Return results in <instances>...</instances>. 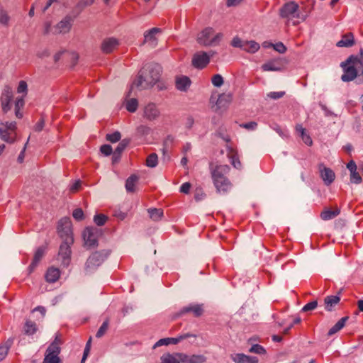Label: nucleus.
<instances>
[{"instance_id": "obj_31", "label": "nucleus", "mask_w": 363, "mask_h": 363, "mask_svg": "<svg viewBox=\"0 0 363 363\" xmlns=\"http://www.w3.org/2000/svg\"><path fill=\"white\" fill-rule=\"evenodd\" d=\"M183 363H204L206 358L203 355L193 354L187 355L182 353Z\"/></svg>"}, {"instance_id": "obj_6", "label": "nucleus", "mask_w": 363, "mask_h": 363, "mask_svg": "<svg viewBox=\"0 0 363 363\" xmlns=\"http://www.w3.org/2000/svg\"><path fill=\"white\" fill-rule=\"evenodd\" d=\"M213 28H206L198 35L197 41L199 44L205 46L216 45L220 40L223 35L219 33L213 36Z\"/></svg>"}, {"instance_id": "obj_59", "label": "nucleus", "mask_w": 363, "mask_h": 363, "mask_svg": "<svg viewBox=\"0 0 363 363\" xmlns=\"http://www.w3.org/2000/svg\"><path fill=\"white\" fill-rule=\"evenodd\" d=\"M351 182L355 184H359L362 182V177L357 171L351 173Z\"/></svg>"}, {"instance_id": "obj_41", "label": "nucleus", "mask_w": 363, "mask_h": 363, "mask_svg": "<svg viewBox=\"0 0 363 363\" xmlns=\"http://www.w3.org/2000/svg\"><path fill=\"white\" fill-rule=\"evenodd\" d=\"M138 106V102L136 99H130L126 102V109L131 113H134Z\"/></svg>"}, {"instance_id": "obj_3", "label": "nucleus", "mask_w": 363, "mask_h": 363, "mask_svg": "<svg viewBox=\"0 0 363 363\" xmlns=\"http://www.w3.org/2000/svg\"><path fill=\"white\" fill-rule=\"evenodd\" d=\"M111 252L109 249H103L92 252L85 263L84 269L86 273H91L101 266L111 255Z\"/></svg>"}, {"instance_id": "obj_30", "label": "nucleus", "mask_w": 363, "mask_h": 363, "mask_svg": "<svg viewBox=\"0 0 363 363\" xmlns=\"http://www.w3.org/2000/svg\"><path fill=\"white\" fill-rule=\"evenodd\" d=\"M214 186L218 193L225 194L230 191L233 184L230 179L228 178L221 182H219L218 183L214 184Z\"/></svg>"}, {"instance_id": "obj_38", "label": "nucleus", "mask_w": 363, "mask_h": 363, "mask_svg": "<svg viewBox=\"0 0 363 363\" xmlns=\"http://www.w3.org/2000/svg\"><path fill=\"white\" fill-rule=\"evenodd\" d=\"M37 325L36 324L31 321L27 320L25 323L24 330L25 333L28 335H33L37 331Z\"/></svg>"}, {"instance_id": "obj_9", "label": "nucleus", "mask_w": 363, "mask_h": 363, "mask_svg": "<svg viewBox=\"0 0 363 363\" xmlns=\"http://www.w3.org/2000/svg\"><path fill=\"white\" fill-rule=\"evenodd\" d=\"M83 239L84 245L87 248H92L97 246L99 230L93 227H86L83 231Z\"/></svg>"}, {"instance_id": "obj_63", "label": "nucleus", "mask_w": 363, "mask_h": 363, "mask_svg": "<svg viewBox=\"0 0 363 363\" xmlns=\"http://www.w3.org/2000/svg\"><path fill=\"white\" fill-rule=\"evenodd\" d=\"M80 187H81L80 181H76L70 186L69 191L72 193H76L79 190Z\"/></svg>"}, {"instance_id": "obj_36", "label": "nucleus", "mask_w": 363, "mask_h": 363, "mask_svg": "<svg viewBox=\"0 0 363 363\" xmlns=\"http://www.w3.org/2000/svg\"><path fill=\"white\" fill-rule=\"evenodd\" d=\"M13 342V339L10 338L0 345V362L7 356L8 352Z\"/></svg>"}, {"instance_id": "obj_57", "label": "nucleus", "mask_w": 363, "mask_h": 363, "mask_svg": "<svg viewBox=\"0 0 363 363\" xmlns=\"http://www.w3.org/2000/svg\"><path fill=\"white\" fill-rule=\"evenodd\" d=\"M100 150L101 153H103L104 155L108 156L110 155L112 152V147L110 145H103Z\"/></svg>"}, {"instance_id": "obj_53", "label": "nucleus", "mask_w": 363, "mask_h": 363, "mask_svg": "<svg viewBox=\"0 0 363 363\" xmlns=\"http://www.w3.org/2000/svg\"><path fill=\"white\" fill-rule=\"evenodd\" d=\"M284 95H285V91H271L267 94V96L274 100L281 99Z\"/></svg>"}, {"instance_id": "obj_60", "label": "nucleus", "mask_w": 363, "mask_h": 363, "mask_svg": "<svg viewBox=\"0 0 363 363\" xmlns=\"http://www.w3.org/2000/svg\"><path fill=\"white\" fill-rule=\"evenodd\" d=\"M206 194L203 191L202 189H196L194 194V199L199 201L205 197Z\"/></svg>"}, {"instance_id": "obj_20", "label": "nucleus", "mask_w": 363, "mask_h": 363, "mask_svg": "<svg viewBox=\"0 0 363 363\" xmlns=\"http://www.w3.org/2000/svg\"><path fill=\"white\" fill-rule=\"evenodd\" d=\"M355 44L354 37L352 33L349 32L342 35V38L339 40L336 45L339 48H350Z\"/></svg>"}, {"instance_id": "obj_34", "label": "nucleus", "mask_w": 363, "mask_h": 363, "mask_svg": "<svg viewBox=\"0 0 363 363\" xmlns=\"http://www.w3.org/2000/svg\"><path fill=\"white\" fill-rule=\"evenodd\" d=\"M349 319L348 316L342 317L340 318L334 326H333L328 331V336H332L335 334L338 331H340L345 325L347 320Z\"/></svg>"}, {"instance_id": "obj_64", "label": "nucleus", "mask_w": 363, "mask_h": 363, "mask_svg": "<svg viewBox=\"0 0 363 363\" xmlns=\"http://www.w3.org/2000/svg\"><path fill=\"white\" fill-rule=\"evenodd\" d=\"M69 57L72 60V66L75 65L78 61L79 55L77 52H72L69 53Z\"/></svg>"}, {"instance_id": "obj_50", "label": "nucleus", "mask_w": 363, "mask_h": 363, "mask_svg": "<svg viewBox=\"0 0 363 363\" xmlns=\"http://www.w3.org/2000/svg\"><path fill=\"white\" fill-rule=\"evenodd\" d=\"M212 84L217 87H220L223 84V79L220 74H215L211 79Z\"/></svg>"}, {"instance_id": "obj_4", "label": "nucleus", "mask_w": 363, "mask_h": 363, "mask_svg": "<svg viewBox=\"0 0 363 363\" xmlns=\"http://www.w3.org/2000/svg\"><path fill=\"white\" fill-rule=\"evenodd\" d=\"M17 124L14 121L0 123V139L4 142L13 144L18 138Z\"/></svg>"}, {"instance_id": "obj_16", "label": "nucleus", "mask_w": 363, "mask_h": 363, "mask_svg": "<svg viewBox=\"0 0 363 363\" xmlns=\"http://www.w3.org/2000/svg\"><path fill=\"white\" fill-rule=\"evenodd\" d=\"M72 18L69 16H65L57 26L54 28L53 33H68L72 25Z\"/></svg>"}, {"instance_id": "obj_21", "label": "nucleus", "mask_w": 363, "mask_h": 363, "mask_svg": "<svg viewBox=\"0 0 363 363\" xmlns=\"http://www.w3.org/2000/svg\"><path fill=\"white\" fill-rule=\"evenodd\" d=\"M227 156L230 159L232 165L236 169H240L242 165L238 157V151L229 145H227Z\"/></svg>"}, {"instance_id": "obj_27", "label": "nucleus", "mask_w": 363, "mask_h": 363, "mask_svg": "<svg viewBox=\"0 0 363 363\" xmlns=\"http://www.w3.org/2000/svg\"><path fill=\"white\" fill-rule=\"evenodd\" d=\"M295 130L306 145L308 146L312 145L313 140L311 136L307 133L306 130L302 126V125L297 124L295 127Z\"/></svg>"}, {"instance_id": "obj_10", "label": "nucleus", "mask_w": 363, "mask_h": 363, "mask_svg": "<svg viewBox=\"0 0 363 363\" xmlns=\"http://www.w3.org/2000/svg\"><path fill=\"white\" fill-rule=\"evenodd\" d=\"M230 168L227 164L216 165L215 167L211 168V174L213 184L218 183L225 179L230 173Z\"/></svg>"}, {"instance_id": "obj_2", "label": "nucleus", "mask_w": 363, "mask_h": 363, "mask_svg": "<svg viewBox=\"0 0 363 363\" xmlns=\"http://www.w3.org/2000/svg\"><path fill=\"white\" fill-rule=\"evenodd\" d=\"M341 67L343 69L344 74L341 79L343 82H350L354 80L358 75L359 71H362L363 64L354 57V55H350L345 62H342Z\"/></svg>"}, {"instance_id": "obj_44", "label": "nucleus", "mask_w": 363, "mask_h": 363, "mask_svg": "<svg viewBox=\"0 0 363 363\" xmlns=\"http://www.w3.org/2000/svg\"><path fill=\"white\" fill-rule=\"evenodd\" d=\"M128 144V141L126 140H123L117 146L116 148L113 157H116V155L120 156L121 152L125 149L126 146Z\"/></svg>"}, {"instance_id": "obj_47", "label": "nucleus", "mask_w": 363, "mask_h": 363, "mask_svg": "<svg viewBox=\"0 0 363 363\" xmlns=\"http://www.w3.org/2000/svg\"><path fill=\"white\" fill-rule=\"evenodd\" d=\"M249 351L252 353H255V354H259L266 353L265 349L262 345H258V344L253 345Z\"/></svg>"}, {"instance_id": "obj_13", "label": "nucleus", "mask_w": 363, "mask_h": 363, "mask_svg": "<svg viewBox=\"0 0 363 363\" xmlns=\"http://www.w3.org/2000/svg\"><path fill=\"white\" fill-rule=\"evenodd\" d=\"M320 177L323 179L324 184L327 186L331 184L335 179V172L328 167H326L323 163H320L318 166Z\"/></svg>"}, {"instance_id": "obj_14", "label": "nucleus", "mask_w": 363, "mask_h": 363, "mask_svg": "<svg viewBox=\"0 0 363 363\" xmlns=\"http://www.w3.org/2000/svg\"><path fill=\"white\" fill-rule=\"evenodd\" d=\"M196 335L191 334V333H185L179 335L177 337H167V338H162L159 340L154 345V347H160L162 345H168L170 344L172 345H177V343L180 342L181 341L191 337H195Z\"/></svg>"}, {"instance_id": "obj_24", "label": "nucleus", "mask_w": 363, "mask_h": 363, "mask_svg": "<svg viewBox=\"0 0 363 363\" xmlns=\"http://www.w3.org/2000/svg\"><path fill=\"white\" fill-rule=\"evenodd\" d=\"M163 363H183L182 353L164 354L161 357Z\"/></svg>"}, {"instance_id": "obj_11", "label": "nucleus", "mask_w": 363, "mask_h": 363, "mask_svg": "<svg viewBox=\"0 0 363 363\" xmlns=\"http://www.w3.org/2000/svg\"><path fill=\"white\" fill-rule=\"evenodd\" d=\"M57 232L63 240H66L69 237L73 238L72 222L69 218L64 217L59 220Z\"/></svg>"}, {"instance_id": "obj_23", "label": "nucleus", "mask_w": 363, "mask_h": 363, "mask_svg": "<svg viewBox=\"0 0 363 363\" xmlns=\"http://www.w3.org/2000/svg\"><path fill=\"white\" fill-rule=\"evenodd\" d=\"M340 213L338 207L335 206L333 208H325L320 215V217L323 220H331L337 216Z\"/></svg>"}, {"instance_id": "obj_56", "label": "nucleus", "mask_w": 363, "mask_h": 363, "mask_svg": "<svg viewBox=\"0 0 363 363\" xmlns=\"http://www.w3.org/2000/svg\"><path fill=\"white\" fill-rule=\"evenodd\" d=\"M274 49L279 53H284L286 51V46L281 42L276 44H271Z\"/></svg>"}, {"instance_id": "obj_43", "label": "nucleus", "mask_w": 363, "mask_h": 363, "mask_svg": "<svg viewBox=\"0 0 363 363\" xmlns=\"http://www.w3.org/2000/svg\"><path fill=\"white\" fill-rule=\"evenodd\" d=\"M108 220V217L104 214H96L94 217V221L98 226L104 225Z\"/></svg>"}, {"instance_id": "obj_1", "label": "nucleus", "mask_w": 363, "mask_h": 363, "mask_svg": "<svg viewBox=\"0 0 363 363\" xmlns=\"http://www.w3.org/2000/svg\"><path fill=\"white\" fill-rule=\"evenodd\" d=\"M161 72L162 68L157 64L146 65L139 72L138 79L133 82L132 88L136 86L137 88L147 89L152 86L159 81Z\"/></svg>"}, {"instance_id": "obj_62", "label": "nucleus", "mask_w": 363, "mask_h": 363, "mask_svg": "<svg viewBox=\"0 0 363 363\" xmlns=\"http://www.w3.org/2000/svg\"><path fill=\"white\" fill-rule=\"evenodd\" d=\"M45 126V121L41 118L35 125L34 130L37 132L41 131Z\"/></svg>"}, {"instance_id": "obj_17", "label": "nucleus", "mask_w": 363, "mask_h": 363, "mask_svg": "<svg viewBox=\"0 0 363 363\" xmlns=\"http://www.w3.org/2000/svg\"><path fill=\"white\" fill-rule=\"evenodd\" d=\"M119 43L116 38H107L103 40L101 45V50L104 53L112 52L118 45Z\"/></svg>"}, {"instance_id": "obj_46", "label": "nucleus", "mask_w": 363, "mask_h": 363, "mask_svg": "<svg viewBox=\"0 0 363 363\" xmlns=\"http://www.w3.org/2000/svg\"><path fill=\"white\" fill-rule=\"evenodd\" d=\"M108 328V320H106L102 323V325L98 330V331L96 334V337L98 338L101 337L106 333Z\"/></svg>"}, {"instance_id": "obj_37", "label": "nucleus", "mask_w": 363, "mask_h": 363, "mask_svg": "<svg viewBox=\"0 0 363 363\" xmlns=\"http://www.w3.org/2000/svg\"><path fill=\"white\" fill-rule=\"evenodd\" d=\"M259 48L260 46L258 43L254 40H246L242 50L250 53H255L259 50Z\"/></svg>"}, {"instance_id": "obj_28", "label": "nucleus", "mask_w": 363, "mask_h": 363, "mask_svg": "<svg viewBox=\"0 0 363 363\" xmlns=\"http://www.w3.org/2000/svg\"><path fill=\"white\" fill-rule=\"evenodd\" d=\"M235 363H257L258 359L256 357H250L242 353L235 354L233 357Z\"/></svg>"}, {"instance_id": "obj_12", "label": "nucleus", "mask_w": 363, "mask_h": 363, "mask_svg": "<svg viewBox=\"0 0 363 363\" xmlns=\"http://www.w3.org/2000/svg\"><path fill=\"white\" fill-rule=\"evenodd\" d=\"M210 62V56L205 52H198L192 57V65L201 69L206 67Z\"/></svg>"}, {"instance_id": "obj_15", "label": "nucleus", "mask_w": 363, "mask_h": 363, "mask_svg": "<svg viewBox=\"0 0 363 363\" xmlns=\"http://www.w3.org/2000/svg\"><path fill=\"white\" fill-rule=\"evenodd\" d=\"M189 313H191L194 317H200L203 313V305L189 304L184 306L178 312L177 316H182Z\"/></svg>"}, {"instance_id": "obj_48", "label": "nucleus", "mask_w": 363, "mask_h": 363, "mask_svg": "<svg viewBox=\"0 0 363 363\" xmlns=\"http://www.w3.org/2000/svg\"><path fill=\"white\" fill-rule=\"evenodd\" d=\"M121 133L118 131L106 135V140L111 143H116L119 141L121 140Z\"/></svg>"}, {"instance_id": "obj_49", "label": "nucleus", "mask_w": 363, "mask_h": 363, "mask_svg": "<svg viewBox=\"0 0 363 363\" xmlns=\"http://www.w3.org/2000/svg\"><path fill=\"white\" fill-rule=\"evenodd\" d=\"M91 337H89V339L88 340V341L86 344L81 363H84L85 360L86 359V358L89 354L90 350H91Z\"/></svg>"}, {"instance_id": "obj_25", "label": "nucleus", "mask_w": 363, "mask_h": 363, "mask_svg": "<svg viewBox=\"0 0 363 363\" xmlns=\"http://www.w3.org/2000/svg\"><path fill=\"white\" fill-rule=\"evenodd\" d=\"M160 115V111L154 104H149L145 107L144 116L148 120H154Z\"/></svg>"}, {"instance_id": "obj_29", "label": "nucleus", "mask_w": 363, "mask_h": 363, "mask_svg": "<svg viewBox=\"0 0 363 363\" xmlns=\"http://www.w3.org/2000/svg\"><path fill=\"white\" fill-rule=\"evenodd\" d=\"M12 93L9 91H6V93L2 94L1 96V108L4 113L8 112L10 108V104L12 101Z\"/></svg>"}, {"instance_id": "obj_58", "label": "nucleus", "mask_w": 363, "mask_h": 363, "mask_svg": "<svg viewBox=\"0 0 363 363\" xmlns=\"http://www.w3.org/2000/svg\"><path fill=\"white\" fill-rule=\"evenodd\" d=\"M240 127L242 128H244L245 129H247V130H255L257 126V123L256 122H254V121H251V122H249V123H242L240 125Z\"/></svg>"}, {"instance_id": "obj_19", "label": "nucleus", "mask_w": 363, "mask_h": 363, "mask_svg": "<svg viewBox=\"0 0 363 363\" xmlns=\"http://www.w3.org/2000/svg\"><path fill=\"white\" fill-rule=\"evenodd\" d=\"M313 9V1H307L306 2H302L301 6H299V19L303 21H305Z\"/></svg>"}, {"instance_id": "obj_35", "label": "nucleus", "mask_w": 363, "mask_h": 363, "mask_svg": "<svg viewBox=\"0 0 363 363\" xmlns=\"http://www.w3.org/2000/svg\"><path fill=\"white\" fill-rule=\"evenodd\" d=\"M44 255H45V248L43 247H38L37 249V250L35 251L34 256H33V261H32L31 264H30V268L31 269H33L34 268H35V267L38 264V263L42 259Z\"/></svg>"}, {"instance_id": "obj_18", "label": "nucleus", "mask_w": 363, "mask_h": 363, "mask_svg": "<svg viewBox=\"0 0 363 363\" xmlns=\"http://www.w3.org/2000/svg\"><path fill=\"white\" fill-rule=\"evenodd\" d=\"M162 33V29L153 28L146 31L144 34V43H148L152 46H155L157 43L156 35Z\"/></svg>"}, {"instance_id": "obj_7", "label": "nucleus", "mask_w": 363, "mask_h": 363, "mask_svg": "<svg viewBox=\"0 0 363 363\" xmlns=\"http://www.w3.org/2000/svg\"><path fill=\"white\" fill-rule=\"evenodd\" d=\"M279 14L281 18L288 21L299 19V6L295 1H289L280 9Z\"/></svg>"}, {"instance_id": "obj_55", "label": "nucleus", "mask_w": 363, "mask_h": 363, "mask_svg": "<svg viewBox=\"0 0 363 363\" xmlns=\"http://www.w3.org/2000/svg\"><path fill=\"white\" fill-rule=\"evenodd\" d=\"M17 91H18V93H23L25 95L27 94L28 86H27V83L25 81H23V80L20 81L18 88H17Z\"/></svg>"}, {"instance_id": "obj_40", "label": "nucleus", "mask_w": 363, "mask_h": 363, "mask_svg": "<svg viewBox=\"0 0 363 363\" xmlns=\"http://www.w3.org/2000/svg\"><path fill=\"white\" fill-rule=\"evenodd\" d=\"M262 69L263 71H278L280 69V67L275 62L271 61L263 64L262 65Z\"/></svg>"}, {"instance_id": "obj_5", "label": "nucleus", "mask_w": 363, "mask_h": 363, "mask_svg": "<svg viewBox=\"0 0 363 363\" xmlns=\"http://www.w3.org/2000/svg\"><path fill=\"white\" fill-rule=\"evenodd\" d=\"M62 340L59 335H56L54 341L48 346L43 363H60V345Z\"/></svg>"}, {"instance_id": "obj_52", "label": "nucleus", "mask_w": 363, "mask_h": 363, "mask_svg": "<svg viewBox=\"0 0 363 363\" xmlns=\"http://www.w3.org/2000/svg\"><path fill=\"white\" fill-rule=\"evenodd\" d=\"M245 41L242 40L239 37L236 36L233 38L231 41V45L234 48H240L242 49L245 45Z\"/></svg>"}, {"instance_id": "obj_42", "label": "nucleus", "mask_w": 363, "mask_h": 363, "mask_svg": "<svg viewBox=\"0 0 363 363\" xmlns=\"http://www.w3.org/2000/svg\"><path fill=\"white\" fill-rule=\"evenodd\" d=\"M158 157L157 154L152 153L147 156L146 160V165L150 167H155L157 165Z\"/></svg>"}, {"instance_id": "obj_33", "label": "nucleus", "mask_w": 363, "mask_h": 363, "mask_svg": "<svg viewBox=\"0 0 363 363\" xmlns=\"http://www.w3.org/2000/svg\"><path fill=\"white\" fill-rule=\"evenodd\" d=\"M191 84V80L188 77L182 76L176 79V87L180 91H186Z\"/></svg>"}, {"instance_id": "obj_8", "label": "nucleus", "mask_w": 363, "mask_h": 363, "mask_svg": "<svg viewBox=\"0 0 363 363\" xmlns=\"http://www.w3.org/2000/svg\"><path fill=\"white\" fill-rule=\"evenodd\" d=\"M74 243V238H68L63 240L60 246L58 256L62 259V264L67 267L70 262L71 258V245Z\"/></svg>"}, {"instance_id": "obj_22", "label": "nucleus", "mask_w": 363, "mask_h": 363, "mask_svg": "<svg viewBox=\"0 0 363 363\" xmlns=\"http://www.w3.org/2000/svg\"><path fill=\"white\" fill-rule=\"evenodd\" d=\"M61 272L60 270L55 267H49L45 274V279L48 283H55L60 277Z\"/></svg>"}, {"instance_id": "obj_54", "label": "nucleus", "mask_w": 363, "mask_h": 363, "mask_svg": "<svg viewBox=\"0 0 363 363\" xmlns=\"http://www.w3.org/2000/svg\"><path fill=\"white\" fill-rule=\"evenodd\" d=\"M73 218L77 220H82L84 219V212L82 208H76L72 213Z\"/></svg>"}, {"instance_id": "obj_51", "label": "nucleus", "mask_w": 363, "mask_h": 363, "mask_svg": "<svg viewBox=\"0 0 363 363\" xmlns=\"http://www.w3.org/2000/svg\"><path fill=\"white\" fill-rule=\"evenodd\" d=\"M318 306V302L317 301H313L308 303H306L303 308L302 311L303 312H308L314 310Z\"/></svg>"}, {"instance_id": "obj_61", "label": "nucleus", "mask_w": 363, "mask_h": 363, "mask_svg": "<svg viewBox=\"0 0 363 363\" xmlns=\"http://www.w3.org/2000/svg\"><path fill=\"white\" fill-rule=\"evenodd\" d=\"M191 187V184L189 182H185L182 184L179 191L181 193L187 194L189 193Z\"/></svg>"}, {"instance_id": "obj_26", "label": "nucleus", "mask_w": 363, "mask_h": 363, "mask_svg": "<svg viewBox=\"0 0 363 363\" xmlns=\"http://www.w3.org/2000/svg\"><path fill=\"white\" fill-rule=\"evenodd\" d=\"M340 301V296L338 295L327 296L324 298L325 309L328 311H332L335 306Z\"/></svg>"}, {"instance_id": "obj_32", "label": "nucleus", "mask_w": 363, "mask_h": 363, "mask_svg": "<svg viewBox=\"0 0 363 363\" xmlns=\"http://www.w3.org/2000/svg\"><path fill=\"white\" fill-rule=\"evenodd\" d=\"M139 177L135 174L130 175L125 181V189L129 193H134L136 191V185Z\"/></svg>"}, {"instance_id": "obj_45", "label": "nucleus", "mask_w": 363, "mask_h": 363, "mask_svg": "<svg viewBox=\"0 0 363 363\" xmlns=\"http://www.w3.org/2000/svg\"><path fill=\"white\" fill-rule=\"evenodd\" d=\"M9 19L10 18L7 12L0 5V23L2 25H8Z\"/></svg>"}, {"instance_id": "obj_39", "label": "nucleus", "mask_w": 363, "mask_h": 363, "mask_svg": "<svg viewBox=\"0 0 363 363\" xmlns=\"http://www.w3.org/2000/svg\"><path fill=\"white\" fill-rule=\"evenodd\" d=\"M148 213L150 217L154 220L160 219L163 216V211L160 208H150Z\"/></svg>"}]
</instances>
